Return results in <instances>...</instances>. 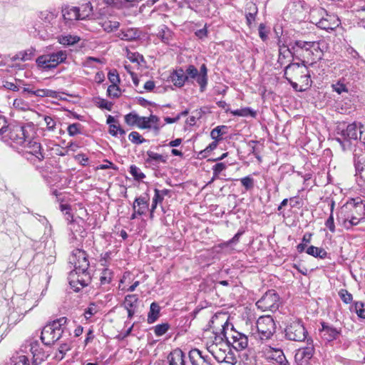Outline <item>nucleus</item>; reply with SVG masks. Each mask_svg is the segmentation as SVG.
Wrapping results in <instances>:
<instances>
[{"instance_id":"27","label":"nucleus","mask_w":365,"mask_h":365,"mask_svg":"<svg viewBox=\"0 0 365 365\" xmlns=\"http://www.w3.org/2000/svg\"><path fill=\"white\" fill-rule=\"evenodd\" d=\"M171 81L175 86L182 87L187 81V77L185 76V71L180 68L173 71L170 76Z\"/></svg>"},{"instance_id":"30","label":"nucleus","mask_w":365,"mask_h":365,"mask_svg":"<svg viewBox=\"0 0 365 365\" xmlns=\"http://www.w3.org/2000/svg\"><path fill=\"white\" fill-rule=\"evenodd\" d=\"M228 336V333L225 330V328H223L222 331L217 334L213 333L212 336L210 337V341L207 343V346L208 344H213L216 346H219V344H221V343H228L227 341V337Z\"/></svg>"},{"instance_id":"23","label":"nucleus","mask_w":365,"mask_h":365,"mask_svg":"<svg viewBox=\"0 0 365 365\" xmlns=\"http://www.w3.org/2000/svg\"><path fill=\"white\" fill-rule=\"evenodd\" d=\"M207 349L217 361H220L225 360L223 355L230 349V346L228 343H221L219 346L208 344Z\"/></svg>"},{"instance_id":"14","label":"nucleus","mask_w":365,"mask_h":365,"mask_svg":"<svg viewBox=\"0 0 365 365\" xmlns=\"http://www.w3.org/2000/svg\"><path fill=\"white\" fill-rule=\"evenodd\" d=\"M314 48H317V41L297 40L290 44V47L287 48V51L296 58H299L302 55H304V51H307V49H315Z\"/></svg>"},{"instance_id":"24","label":"nucleus","mask_w":365,"mask_h":365,"mask_svg":"<svg viewBox=\"0 0 365 365\" xmlns=\"http://www.w3.org/2000/svg\"><path fill=\"white\" fill-rule=\"evenodd\" d=\"M321 333L322 337L327 341H331L334 339H336L337 337L341 334V329H337L336 328L328 325L325 323L322 324V329Z\"/></svg>"},{"instance_id":"8","label":"nucleus","mask_w":365,"mask_h":365,"mask_svg":"<svg viewBox=\"0 0 365 365\" xmlns=\"http://www.w3.org/2000/svg\"><path fill=\"white\" fill-rule=\"evenodd\" d=\"M28 139L26 143L22 145L24 148V153L28 160L36 163V161L41 162L45 158V153L42 149L41 143L36 140Z\"/></svg>"},{"instance_id":"15","label":"nucleus","mask_w":365,"mask_h":365,"mask_svg":"<svg viewBox=\"0 0 365 365\" xmlns=\"http://www.w3.org/2000/svg\"><path fill=\"white\" fill-rule=\"evenodd\" d=\"M314 354V347L312 344H308L305 347L299 348L297 350L294 359L298 364L301 365L307 364Z\"/></svg>"},{"instance_id":"50","label":"nucleus","mask_w":365,"mask_h":365,"mask_svg":"<svg viewBox=\"0 0 365 365\" xmlns=\"http://www.w3.org/2000/svg\"><path fill=\"white\" fill-rule=\"evenodd\" d=\"M128 139L133 143L140 145L145 141L144 138L136 131H132L129 135Z\"/></svg>"},{"instance_id":"22","label":"nucleus","mask_w":365,"mask_h":365,"mask_svg":"<svg viewBox=\"0 0 365 365\" xmlns=\"http://www.w3.org/2000/svg\"><path fill=\"white\" fill-rule=\"evenodd\" d=\"M133 209L132 219L135 218L136 215H144L148 209V200L143 196L136 197L133 205Z\"/></svg>"},{"instance_id":"28","label":"nucleus","mask_w":365,"mask_h":365,"mask_svg":"<svg viewBox=\"0 0 365 365\" xmlns=\"http://www.w3.org/2000/svg\"><path fill=\"white\" fill-rule=\"evenodd\" d=\"M169 365H185V354L179 349L170 352L168 356Z\"/></svg>"},{"instance_id":"17","label":"nucleus","mask_w":365,"mask_h":365,"mask_svg":"<svg viewBox=\"0 0 365 365\" xmlns=\"http://www.w3.org/2000/svg\"><path fill=\"white\" fill-rule=\"evenodd\" d=\"M160 118L155 115L149 117H140L138 128L141 129H153L156 134L160 131Z\"/></svg>"},{"instance_id":"1","label":"nucleus","mask_w":365,"mask_h":365,"mask_svg":"<svg viewBox=\"0 0 365 365\" xmlns=\"http://www.w3.org/2000/svg\"><path fill=\"white\" fill-rule=\"evenodd\" d=\"M67 319L61 317L46 324L42 329L41 339L46 345H52L62 336Z\"/></svg>"},{"instance_id":"53","label":"nucleus","mask_w":365,"mask_h":365,"mask_svg":"<svg viewBox=\"0 0 365 365\" xmlns=\"http://www.w3.org/2000/svg\"><path fill=\"white\" fill-rule=\"evenodd\" d=\"M169 329V324L167 323L158 324L154 328L155 334L158 336L165 334Z\"/></svg>"},{"instance_id":"32","label":"nucleus","mask_w":365,"mask_h":365,"mask_svg":"<svg viewBox=\"0 0 365 365\" xmlns=\"http://www.w3.org/2000/svg\"><path fill=\"white\" fill-rule=\"evenodd\" d=\"M99 25L103 28V29L106 32L110 33L117 30L119 28L120 23L117 21L105 19L100 21Z\"/></svg>"},{"instance_id":"57","label":"nucleus","mask_w":365,"mask_h":365,"mask_svg":"<svg viewBox=\"0 0 365 365\" xmlns=\"http://www.w3.org/2000/svg\"><path fill=\"white\" fill-rule=\"evenodd\" d=\"M108 77L111 85H118L120 83V78L116 70L110 71Z\"/></svg>"},{"instance_id":"52","label":"nucleus","mask_w":365,"mask_h":365,"mask_svg":"<svg viewBox=\"0 0 365 365\" xmlns=\"http://www.w3.org/2000/svg\"><path fill=\"white\" fill-rule=\"evenodd\" d=\"M240 180L247 191L254 187L255 180L250 176H246L241 178Z\"/></svg>"},{"instance_id":"56","label":"nucleus","mask_w":365,"mask_h":365,"mask_svg":"<svg viewBox=\"0 0 365 365\" xmlns=\"http://www.w3.org/2000/svg\"><path fill=\"white\" fill-rule=\"evenodd\" d=\"M339 295L341 299L346 304L351 303L353 299L352 294H350L346 289H341L339 292Z\"/></svg>"},{"instance_id":"54","label":"nucleus","mask_w":365,"mask_h":365,"mask_svg":"<svg viewBox=\"0 0 365 365\" xmlns=\"http://www.w3.org/2000/svg\"><path fill=\"white\" fill-rule=\"evenodd\" d=\"M227 168V165L225 163H217L212 166V173H215V178H220V175L223 170Z\"/></svg>"},{"instance_id":"49","label":"nucleus","mask_w":365,"mask_h":365,"mask_svg":"<svg viewBox=\"0 0 365 365\" xmlns=\"http://www.w3.org/2000/svg\"><path fill=\"white\" fill-rule=\"evenodd\" d=\"M108 132L113 136H117L118 134H120V135L125 134V131L120 126L118 123L110 125Z\"/></svg>"},{"instance_id":"12","label":"nucleus","mask_w":365,"mask_h":365,"mask_svg":"<svg viewBox=\"0 0 365 365\" xmlns=\"http://www.w3.org/2000/svg\"><path fill=\"white\" fill-rule=\"evenodd\" d=\"M69 263L73 265L74 269L86 271L89 267L87 255L81 249H75L69 257Z\"/></svg>"},{"instance_id":"64","label":"nucleus","mask_w":365,"mask_h":365,"mask_svg":"<svg viewBox=\"0 0 365 365\" xmlns=\"http://www.w3.org/2000/svg\"><path fill=\"white\" fill-rule=\"evenodd\" d=\"M31 51H21L16 54V59H20L21 61H26L31 58Z\"/></svg>"},{"instance_id":"13","label":"nucleus","mask_w":365,"mask_h":365,"mask_svg":"<svg viewBox=\"0 0 365 365\" xmlns=\"http://www.w3.org/2000/svg\"><path fill=\"white\" fill-rule=\"evenodd\" d=\"M227 341L237 351L244 350L248 346L247 336L245 334L235 330L233 328H232L228 333Z\"/></svg>"},{"instance_id":"37","label":"nucleus","mask_w":365,"mask_h":365,"mask_svg":"<svg viewBox=\"0 0 365 365\" xmlns=\"http://www.w3.org/2000/svg\"><path fill=\"white\" fill-rule=\"evenodd\" d=\"M306 252L309 255H312L314 257H319L321 259H324L327 255V252L324 249L312 245L309 246L307 249Z\"/></svg>"},{"instance_id":"51","label":"nucleus","mask_w":365,"mask_h":365,"mask_svg":"<svg viewBox=\"0 0 365 365\" xmlns=\"http://www.w3.org/2000/svg\"><path fill=\"white\" fill-rule=\"evenodd\" d=\"M107 93L109 97L115 98L120 96V90L118 85H110L107 89Z\"/></svg>"},{"instance_id":"5","label":"nucleus","mask_w":365,"mask_h":365,"mask_svg":"<svg viewBox=\"0 0 365 365\" xmlns=\"http://www.w3.org/2000/svg\"><path fill=\"white\" fill-rule=\"evenodd\" d=\"M256 327L258 337L262 341L271 339L276 330L274 319L269 315L260 317L256 322Z\"/></svg>"},{"instance_id":"29","label":"nucleus","mask_w":365,"mask_h":365,"mask_svg":"<svg viewBox=\"0 0 365 365\" xmlns=\"http://www.w3.org/2000/svg\"><path fill=\"white\" fill-rule=\"evenodd\" d=\"M147 159L145 160L147 163L157 165L160 163H165L167 162V157L163 155L158 154L151 150L146 152Z\"/></svg>"},{"instance_id":"18","label":"nucleus","mask_w":365,"mask_h":365,"mask_svg":"<svg viewBox=\"0 0 365 365\" xmlns=\"http://www.w3.org/2000/svg\"><path fill=\"white\" fill-rule=\"evenodd\" d=\"M341 24L340 19L333 14H327V17H322L316 24L317 26L324 30H334Z\"/></svg>"},{"instance_id":"16","label":"nucleus","mask_w":365,"mask_h":365,"mask_svg":"<svg viewBox=\"0 0 365 365\" xmlns=\"http://www.w3.org/2000/svg\"><path fill=\"white\" fill-rule=\"evenodd\" d=\"M307 49V51L304 52L298 59L302 61V65L309 64L312 65L317 60L321 59L322 51L319 48V43L317 42V48Z\"/></svg>"},{"instance_id":"47","label":"nucleus","mask_w":365,"mask_h":365,"mask_svg":"<svg viewBox=\"0 0 365 365\" xmlns=\"http://www.w3.org/2000/svg\"><path fill=\"white\" fill-rule=\"evenodd\" d=\"M227 127L225 125L217 126L214 128L210 133V135L212 139L218 141L221 139V136L225 133L223 130L226 129Z\"/></svg>"},{"instance_id":"21","label":"nucleus","mask_w":365,"mask_h":365,"mask_svg":"<svg viewBox=\"0 0 365 365\" xmlns=\"http://www.w3.org/2000/svg\"><path fill=\"white\" fill-rule=\"evenodd\" d=\"M30 351L33 355L34 365H39L48 357V354L40 347L38 341H33L30 344Z\"/></svg>"},{"instance_id":"48","label":"nucleus","mask_w":365,"mask_h":365,"mask_svg":"<svg viewBox=\"0 0 365 365\" xmlns=\"http://www.w3.org/2000/svg\"><path fill=\"white\" fill-rule=\"evenodd\" d=\"M11 365H29V359L24 355L14 356Z\"/></svg>"},{"instance_id":"45","label":"nucleus","mask_w":365,"mask_h":365,"mask_svg":"<svg viewBox=\"0 0 365 365\" xmlns=\"http://www.w3.org/2000/svg\"><path fill=\"white\" fill-rule=\"evenodd\" d=\"M129 172L135 180H142L145 178V174L135 165H130Z\"/></svg>"},{"instance_id":"63","label":"nucleus","mask_w":365,"mask_h":365,"mask_svg":"<svg viewBox=\"0 0 365 365\" xmlns=\"http://www.w3.org/2000/svg\"><path fill=\"white\" fill-rule=\"evenodd\" d=\"M331 86L333 90L339 94H341L343 92H348L346 86L344 83H341L340 82H337L335 84H332Z\"/></svg>"},{"instance_id":"60","label":"nucleus","mask_w":365,"mask_h":365,"mask_svg":"<svg viewBox=\"0 0 365 365\" xmlns=\"http://www.w3.org/2000/svg\"><path fill=\"white\" fill-rule=\"evenodd\" d=\"M98 312L97 307L94 304H91L89 307L85 310L84 315L85 317L88 319H90L92 316L96 314Z\"/></svg>"},{"instance_id":"9","label":"nucleus","mask_w":365,"mask_h":365,"mask_svg":"<svg viewBox=\"0 0 365 365\" xmlns=\"http://www.w3.org/2000/svg\"><path fill=\"white\" fill-rule=\"evenodd\" d=\"M256 305L263 312H275L279 306V297L274 290H269L257 302Z\"/></svg>"},{"instance_id":"40","label":"nucleus","mask_w":365,"mask_h":365,"mask_svg":"<svg viewBox=\"0 0 365 365\" xmlns=\"http://www.w3.org/2000/svg\"><path fill=\"white\" fill-rule=\"evenodd\" d=\"M140 117L141 116L138 115L135 113H130L125 115L124 118H125V122L128 125H130V126L136 125L137 127H138V125L140 123Z\"/></svg>"},{"instance_id":"55","label":"nucleus","mask_w":365,"mask_h":365,"mask_svg":"<svg viewBox=\"0 0 365 365\" xmlns=\"http://www.w3.org/2000/svg\"><path fill=\"white\" fill-rule=\"evenodd\" d=\"M155 195L153 198V202L159 203L161 202L163 200L164 195H166L168 192V190H159L158 189H155Z\"/></svg>"},{"instance_id":"59","label":"nucleus","mask_w":365,"mask_h":365,"mask_svg":"<svg viewBox=\"0 0 365 365\" xmlns=\"http://www.w3.org/2000/svg\"><path fill=\"white\" fill-rule=\"evenodd\" d=\"M13 106L18 109L26 110L29 108V104L21 98L14 100Z\"/></svg>"},{"instance_id":"6","label":"nucleus","mask_w":365,"mask_h":365,"mask_svg":"<svg viewBox=\"0 0 365 365\" xmlns=\"http://www.w3.org/2000/svg\"><path fill=\"white\" fill-rule=\"evenodd\" d=\"M187 77V81L189 79L196 81L200 86V91H205L208 81L207 68L205 64L201 65L200 71L193 65H189L185 71Z\"/></svg>"},{"instance_id":"10","label":"nucleus","mask_w":365,"mask_h":365,"mask_svg":"<svg viewBox=\"0 0 365 365\" xmlns=\"http://www.w3.org/2000/svg\"><path fill=\"white\" fill-rule=\"evenodd\" d=\"M68 282L71 287L75 292H78L83 287L88 285L91 282V276L87 270L73 269L69 273Z\"/></svg>"},{"instance_id":"26","label":"nucleus","mask_w":365,"mask_h":365,"mask_svg":"<svg viewBox=\"0 0 365 365\" xmlns=\"http://www.w3.org/2000/svg\"><path fill=\"white\" fill-rule=\"evenodd\" d=\"M118 37L123 41H133L140 36V31L136 28L121 29L118 33Z\"/></svg>"},{"instance_id":"41","label":"nucleus","mask_w":365,"mask_h":365,"mask_svg":"<svg viewBox=\"0 0 365 365\" xmlns=\"http://www.w3.org/2000/svg\"><path fill=\"white\" fill-rule=\"evenodd\" d=\"M112 278L113 272L107 268L104 269L102 271L100 277L101 285L103 286L109 284L112 280Z\"/></svg>"},{"instance_id":"46","label":"nucleus","mask_w":365,"mask_h":365,"mask_svg":"<svg viewBox=\"0 0 365 365\" xmlns=\"http://www.w3.org/2000/svg\"><path fill=\"white\" fill-rule=\"evenodd\" d=\"M223 357H225V360H220V361H218L219 363L224 362L230 365H235L237 363V358L230 349L224 354Z\"/></svg>"},{"instance_id":"61","label":"nucleus","mask_w":365,"mask_h":365,"mask_svg":"<svg viewBox=\"0 0 365 365\" xmlns=\"http://www.w3.org/2000/svg\"><path fill=\"white\" fill-rule=\"evenodd\" d=\"M97 105L100 108L111 110L113 104V103L109 102L105 99L99 98L98 101L97 102Z\"/></svg>"},{"instance_id":"39","label":"nucleus","mask_w":365,"mask_h":365,"mask_svg":"<svg viewBox=\"0 0 365 365\" xmlns=\"http://www.w3.org/2000/svg\"><path fill=\"white\" fill-rule=\"evenodd\" d=\"M350 310L354 311L359 318L365 319V303L362 302H355Z\"/></svg>"},{"instance_id":"2","label":"nucleus","mask_w":365,"mask_h":365,"mask_svg":"<svg viewBox=\"0 0 365 365\" xmlns=\"http://www.w3.org/2000/svg\"><path fill=\"white\" fill-rule=\"evenodd\" d=\"M354 209L357 211H364V205L362 204L361 200L356 202V200L353 199L351 201L348 202L346 205H343L338 213L337 220L342 222L343 225L349 227V226L357 225L362 220L363 217H356L351 216L345 217V215L348 212H354Z\"/></svg>"},{"instance_id":"25","label":"nucleus","mask_w":365,"mask_h":365,"mask_svg":"<svg viewBox=\"0 0 365 365\" xmlns=\"http://www.w3.org/2000/svg\"><path fill=\"white\" fill-rule=\"evenodd\" d=\"M62 16L65 22L70 23L80 19V8L65 6L62 9Z\"/></svg>"},{"instance_id":"4","label":"nucleus","mask_w":365,"mask_h":365,"mask_svg":"<svg viewBox=\"0 0 365 365\" xmlns=\"http://www.w3.org/2000/svg\"><path fill=\"white\" fill-rule=\"evenodd\" d=\"M67 58L66 51L59 50L56 52L49 53L38 56L36 63L37 66L43 70H50L56 68L60 63Z\"/></svg>"},{"instance_id":"38","label":"nucleus","mask_w":365,"mask_h":365,"mask_svg":"<svg viewBox=\"0 0 365 365\" xmlns=\"http://www.w3.org/2000/svg\"><path fill=\"white\" fill-rule=\"evenodd\" d=\"M71 344L68 342L61 344L58 349V352L54 356L55 359L57 361L62 360L66 352L71 349Z\"/></svg>"},{"instance_id":"44","label":"nucleus","mask_w":365,"mask_h":365,"mask_svg":"<svg viewBox=\"0 0 365 365\" xmlns=\"http://www.w3.org/2000/svg\"><path fill=\"white\" fill-rule=\"evenodd\" d=\"M138 297L136 294H128L125 297L124 307L125 309H133L138 302Z\"/></svg>"},{"instance_id":"11","label":"nucleus","mask_w":365,"mask_h":365,"mask_svg":"<svg viewBox=\"0 0 365 365\" xmlns=\"http://www.w3.org/2000/svg\"><path fill=\"white\" fill-rule=\"evenodd\" d=\"M285 335L289 340L302 341L306 339L307 331L301 321L294 320L285 329Z\"/></svg>"},{"instance_id":"42","label":"nucleus","mask_w":365,"mask_h":365,"mask_svg":"<svg viewBox=\"0 0 365 365\" xmlns=\"http://www.w3.org/2000/svg\"><path fill=\"white\" fill-rule=\"evenodd\" d=\"M230 113L233 115L243 116V117H247V116H249V115L255 117V115H256V112L254 111L253 110L250 109V108H241V109H237V110H231Z\"/></svg>"},{"instance_id":"19","label":"nucleus","mask_w":365,"mask_h":365,"mask_svg":"<svg viewBox=\"0 0 365 365\" xmlns=\"http://www.w3.org/2000/svg\"><path fill=\"white\" fill-rule=\"evenodd\" d=\"M189 359L191 365H211L210 359L197 349L190 351Z\"/></svg>"},{"instance_id":"33","label":"nucleus","mask_w":365,"mask_h":365,"mask_svg":"<svg viewBox=\"0 0 365 365\" xmlns=\"http://www.w3.org/2000/svg\"><path fill=\"white\" fill-rule=\"evenodd\" d=\"M354 163L356 171L355 176L358 178L361 173H364V170H365V155L355 156Z\"/></svg>"},{"instance_id":"3","label":"nucleus","mask_w":365,"mask_h":365,"mask_svg":"<svg viewBox=\"0 0 365 365\" xmlns=\"http://www.w3.org/2000/svg\"><path fill=\"white\" fill-rule=\"evenodd\" d=\"M284 77L291 82V80L295 79L305 83L306 86H311L310 74L306 65L302 63H293L289 64L284 69Z\"/></svg>"},{"instance_id":"7","label":"nucleus","mask_w":365,"mask_h":365,"mask_svg":"<svg viewBox=\"0 0 365 365\" xmlns=\"http://www.w3.org/2000/svg\"><path fill=\"white\" fill-rule=\"evenodd\" d=\"M8 136L14 143L23 145L28 139L32 138V129L29 126L14 125L9 128Z\"/></svg>"},{"instance_id":"20","label":"nucleus","mask_w":365,"mask_h":365,"mask_svg":"<svg viewBox=\"0 0 365 365\" xmlns=\"http://www.w3.org/2000/svg\"><path fill=\"white\" fill-rule=\"evenodd\" d=\"M262 352L266 359L274 360L277 362H282L284 356L283 351L279 348H274L271 346L263 345L262 346Z\"/></svg>"},{"instance_id":"58","label":"nucleus","mask_w":365,"mask_h":365,"mask_svg":"<svg viewBox=\"0 0 365 365\" xmlns=\"http://www.w3.org/2000/svg\"><path fill=\"white\" fill-rule=\"evenodd\" d=\"M81 124L79 123H73L68 125L67 128L68 133L71 136H74L81 133L80 130Z\"/></svg>"},{"instance_id":"31","label":"nucleus","mask_w":365,"mask_h":365,"mask_svg":"<svg viewBox=\"0 0 365 365\" xmlns=\"http://www.w3.org/2000/svg\"><path fill=\"white\" fill-rule=\"evenodd\" d=\"M160 306L156 302H153L150 304V311L148 314V319H147L148 324H153L155 321H157V319L160 317Z\"/></svg>"},{"instance_id":"34","label":"nucleus","mask_w":365,"mask_h":365,"mask_svg":"<svg viewBox=\"0 0 365 365\" xmlns=\"http://www.w3.org/2000/svg\"><path fill=\"white\" fill-rule=\"evenodd\" d=\"M157 36L163 43H168L172 38V32L167 26L163 25L159 29Z\"/></svg>"},{"instance_id":"62","label":"nucleus","mask_w":365,"mask_h":365,"mask_svg":"<svg viewBox=\"0 0 365 365\" xmlns=\"http://www.w3.org/2000/svg\"><path fill=\"white\" fill-rule=\"evenodd\" d=\"M43 120L46 124L47 129L48 130H53L56 127V121L54 119L49 115H45Z\"/></svg>"},{"instance_id":"35","label":"nucleus","mask_w":365,"mask_h":365,"mask_svg":"<svg viewBox=\"0 0 365 365\" xmlns=\"http://www.w3.org/2000/svg\"><path fill=\"white\" fill-rule=\"evenodd\" d=\"M80 39L79 36L73 35H65L58 37V43L64 46H73L77 43Z\"/></svg>"},{"instance_id":"43","label":"nucleus","mask_w":365,"mask_h":365,"mask_svg":"<svg viewBox=\"0 0 365 365\" xmlns=\"http://www.w3.org/2000/svg\"><path fill=\"white\" fill-rule=\"evenodd\" d=\"M93 12V7L91 3H87L83 4L81 7H80V19L83 20L86 18L89 17Z\"/></svg>"},{"instance_id":"36","label":"nucleus","mask_w":365,"mask_h":365,"mask_svg":"<svg viewBox=\"0 0 365 365\" xmlns=\"http://www.w3.org/2000/svg\"><path fill=\"white\" fill-rule=\"evenodd\" d=\"M58 16V13L53 10H44L39 12V19L45 23H51Z\"/></svg>"}]
</instances>
